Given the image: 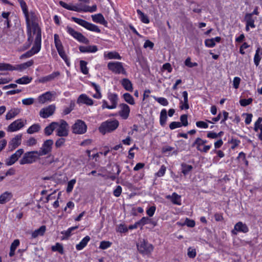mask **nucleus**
<instances>
[{"instance_id": "13", "label": "nucleus", "mask_w": 262, "mask_h": 262, "mask_svg": "<svg viewBox=\"0 0 262 262\" xmlns=\"http://www.w3.org/2000/svg\"><path fill=\"white\" fill-rule=\"evenodd\" d=\"M54 42L55 45V47L57 49V50L58 52L59 55L66 62H67V55L63 50V48L61 42L60 40L59 39V37L58 35L55 34L54 35ZM67 64H68V63H67Z\"/></svg>"}, {"instance_id": "21", "label": "nucleus", "mask_w": 262, "mask_h": 262, "mask_svg": "<svg viewBox=\"0 0 262 262\" xmlns=\"http://www.w3.org/2000/svg\"><path fill=\"white\" fill-rule=\"evenodd\" d=\"M120 110L119 115L123 119H126L129 116L130 108L126 104L121 103L119 105Z\"/></svg>"}, {"instance_id": "56", "label": "nucleus", "mask_w": 262, "mask_h": 262, "mask_svg": "<svg viewBox=\"0 0 262 262\" xmlns=\"http://www.w3.org/2000/svg\"><path fill=\"white\" fill-rule=\"evenodd\" d=\"M187 255L190 258H194L196 256V250L195 249L189 247L188 249Z\"/></svg>"}, {"instance_id": "2", "label": "nucleus", "mask_w": 262, "mask_h": 262, "mask_svg": "<svg viewBox=\"0 0 262 262\" xmlns=\"http://www.w3.org/2000/svg\"><path fill=\"white\" fill-rule=\"evenodd\" d=\"M59 4L64 8L71 11H74L78 12H94L97 10L96 5H94L92 7L84 5L82 6L81 4L74 5L72 4H68L63 1H60Z\"/></svg>"}, {"instance_id": "18", "label": "nucleus", "mask_w": 262, "mask_h": 262, "mask_svg": "<svg viewBox=\"0 0 262 262\" xmlns=\"http://www.w3.org/2000/svg\"><path fill=\"white\" fill-rule=\"evenodd\" d=\"M256 17L252 16V14L246 13L244 17V21L246 23V30L248 32L249 31V28H255V25L254 24L255 20Z\"/></svg>"}, {"instance_id": "63", "label": "nucleus", "mask_w": 262, "mask_h": 262, "mask_svg": "<svg viewBox=\"0 0 262 262\" xmlns=\"http://www.w3.org/2000/svg\"><path fill=\"white\" fill-rule=\"evenodd\" d=\"M128 228L123 224H120L117 228V231L121 233H124L128 231Z\"/></svg>"}, {"instance_id": "42", "label": "nucleus", "mask_w": 262, "mask_h": 262, "mask_svg": "<svg viewBox=\"0 0 262 262\" xmlns=\"http://www.w3.org/2000/svg\"><path fill=\"white\" fill-rule=\"evenodd\" d=\"M123 99L127 103L130 105H134L135 104L133 97L129 93H124L122 96Z\"/></svg>"}, {"instance_id": "35", "label": "nucleus", "mask_w": 262, "mask_h": 262, "mask_svg": "<svg viewBox=\"0 0 262 262\" xmlns=\"http://www.w3.org/2000/svg\"><path fill=\"white\" fill-rule=\"evenodd\" d=\"M104 58H107L109 59H121V57L119 54L118 53L115 51L113 52H109L108 53H104Z\"/></svg>"}, {"instance_id": "49", "label": "nucleus", "mask_w": 262, "mask_h": 262, "mask_svg": "<svg viewBox=\"0 0 262 262\" xmlns=\"http://www.w3.org/2000/svg\"><path fill=\"white\" fill-rule=\"evenodd\" d=\"M76 182V179H74L70 180L68 183V186H67V192L70 193L72 191V190L73 189L74 185L75 184Z\"/></svg>"}, {"instance_id": "16", "label": "nucleus", "mask_w": 262, "mask_h": 262, "mask_svg": "<svg viewBox=\"0 0 262 262\" xmlns=\"http://www.w3.org/2000/svg\"><path fill=\"white\" fill-rule=\"evenodd\" d=\"M22 135L18 134L13 138L8 144V149L12 151L20 145L21 142Z\"/></svg>"}, {"instance_id": "24", "label": "nucleus", "mask_w": 262, "mask_h": 262, "mask_svg": "<svg viewBox=\"0 0 262 262\" xmlns=\"http://www.w3.org/2000/svg\"><path fill=\"white\" fill-rule=\"evenodd\" d=\"M165 198L169 200L173 204L180 205L181 204V196L173 192L171 195H167Z\"/></svg>"}, {"instance_id": "50", "label": "nucleus", "mask_w": 262, "mask_h": 262, "mask_svg": "<svg viewBox=\"0 0 262 262\" xmlns=\"http://www.w3.org/2000/svg\"><path fill=\"white\" fill-rule=\"evenodd\" d=\"M12 66L8 63H0V71H10Z\"/></svg>"}, {"instance_id": "8", "label": "nucleus", "mask_w": 262, "mask_h": 262, "mask_svg": "<svg viewBox=\"0 0 262 262\" xmlns=\"http://www.w3.org/2000/svg\"><path fill=\"white\" fill-rule=\"evenodd\" d=\"M66 30L70 35L79 42L85 44H88L89 43V40L87 38H86L82 33L75 30L72 27L68 26L67 27Z\"/></svg>"}, {"instance_id": "31", "label": "nucleus", "mask_w": 262, "mask_h": 262, "mask_svg": "<svg viewBox=\"0 0 262 262\" xmlns=\"http://www.w3.org/2000/svg\"><path fill=\"white\" fill-rule=\"evenodd\" d=\"M52 95L51 92H47L38 97V101L41 104H43L48 101H50L52 98Z\"/></svg>"}, {"instance_id": "29", "label": "nucleus", "mask_w": 262, "mask_h": 262, "mask_svg": "<svg viewBox=\"0 0 262 262\" xmlns=\"http://www.w3.org/2000/svg\"><path fill=\"white\" fill-rule=\"evenodd\" d=\"M107 98L111 103V106L113 109L116 108L118 101V97L116 94L109 93Z\"/></svg>"}, {"instance_id": "58", "label": "nucleus", "mask_w": 262, "mask_h": 262, "mask_svg": "<svg viewBox=\"0 0 262 262\" xmlns=\"http://www.w3.org/2000/svg\"><path fill=\"white\" fill-rule=\"evenodd\" d=\"M205 44L206 46L209 48H212L215 45V43L212 38L206 39L205 40Z\"/></svg>"}, {"instance_id": "47", "label": "nucleus", "mask_w": 262, "mask_h": 262, "mask_svg": "<svg viewBox=\"0 0 262 262\" xmlns=\"http://www.w3.org/2000/svg\"><path fill=\"white\" fill-rule=\"evenodd\" d=\"M262 118L259 117L254 124V130L255 132H258L262 129Z\"/></svg>"}, {"instance_id": "22", "label": "nucleus", "mask_w": 262, "mask_h": 262, "mask_svg": "<svg viewBox=\"0 0 262 262\" xmlns=\"http://www.w3.org/2000/svg\"><path fill=\"white\" fill-rule=\"evenodd\" d=\"M40 46L34 44L30 50L27 51L26 53L21 55L20 58L23 59L24 58L31 57L35 54L37 53L40 51Z\"/></svg>"}, {"instance_id": "39", "label": "nucleus", "mask_w": 262, "mask_h": 262, "mask_svg": "<svg viewBox=\"0 0 262 262\" xmlns=\"http://www.w3.org/2000/svg\"><path fill=\"white\" fill-rule=\"evenodd\" d=\"M32 78L28 76H25L15 80V82L20 84H26L29 83Z\"/></svg>"}, {"instance_id": "32", "label": "nucleus", "mask_w": 262, "mask_h": 262, "mask_svg": "<svg viewBox=\"0 0 262 262\" xmlns=\"http://www.w3.org/2000/svg\"><path fill=\"white\" fill-rule=\"evenodd\" d=\"M121 83L124 89L126 91L132 92L133 90V84L131 81L127 78H123Z\"/></svg>"}, {"instance_id": "20", "label": "nucleus", "mask_w": 262, "mask_h": 262, "mask_svg": "<svg viewBox=\"0 0 262 262\" xmlns=\"http://www.w3.org/2000/svg\"><path fill=\"white\" fill-rule=\"evenodd\" d=\"M26 21V26H27L28 24H38V17L36 14V13L34 11L28 12L27 14L25 15Z\"/></svg>"}, {"instance_id": "55", "label": "nucleus", "mask_w": 262, "mask_h": 262, "mask_svg": "<svg viewBox=\"0 0 262 262\" xmlns=\"http://www.w3.org/2000/svg\"><path fill=\"white\" fill-rule=\"evenodd\" d=\"M181 126H182V124L180 122L173 121V122H172L169 124V128L171 130L176 129L177 128L181 127Z\"/></svg>"}, {"instance_id": "43", "label": "nucleus", "mask_w": 262, "mask_h": 262, "mask_svg": "<svg viewBox=\"0 0 262 262\" xmlns=\"http://www.w3.org/2000/svg\"><path fill=\"white\" fill-rule=\"evenodd\" d=\"M182 172L184 174H187L192 169V166L185 163L181 164Z\"/></svg>"}, {"instance_id": "45", "label": "nucleus", "mask_w": 262, "mask_h": 262, "mask_svg": "<svg viewBox=\"0 0 262 262\" xmlns=\"http://www.w3.org/2000/svg\"><path fill=\"white\" fill-rule=\"evenodd\" d=\"M87 62L84 60H81L80 61V66L81 72L85 75L89 73V69L87 67Z\"/></svg>"}, {"instance_id": "64", "label": "nucleus", "mask_w": 262, "mask_h": 262, "mask_svg": "<svg viewBox=\"0 0 262 262\" xmlns=\"http://www.w3.org/2000/svg\"><path fill=\"white\" fill-rule=\"evenodd\" d=\"M149 220H150L147 217H143L140 221H138V223L140 226L142 227L144 225L148 224Z\"/></svg>"}, {"instance_id": "27", "label": "nucleus", "mask_w": 262, "mask_h": 262, "mask_svg": "<svg viewBox=\"0 0 262 262\" xmlns=\"http://www.w3.org/2000/svg\"><path fill=\"white\" fill-rule=\"evenodd\" d=\"M58 125L57 122H52L49 125L46 126L44 129V133L46 136L51 135L54 130H56Z\"/></svg>"}, {"instance_id": "34", "label": "nucleus", "mask_w": 262, "mask_h": 262, "mask_svg": "<svg viewBox=\"0 0 262 262\" xmlns=\"http://www.w3.org/2000/svg\"><path fill=\"white\" fill-rule=\"evenodd\" d=\"M90 237L86 236L76 246V248L77 250H81L83 249L88 244V242L90 241Z\"/></svg>"}, {"instance_id": "15", "label": "nucleus", "mask_w": 262, "mask_h": 262, "mask_svg": "<svg viewBox=\"0 0 262 262\" xmlns=\"http://www.w3.org/2000/svg\"><path fill=\"white\" fill-rule=\"evenodd\" d=\"M25 125V123L21 119H18L11 123L7 127V130L8 132H16Z\"/></svg>"}, {"instance_id": "10", "label": "nucleus", "mask_w": 262, "mask_h": 262, "mask_svg": "<svg viewBox=\"0 0 262 262\" xmlns=\"http://www.w3.org/2000/svg\"><path fill=\"white\" fill-rule=\"evenodd\" d=\"M87 126L85 122L81 120H77L72 126L73 133L75 134H83L86 132Z\"/></svg>"}, {"instance_id": "6", "label": "nucleus", "mask_w": 262, "mask_h": 262, "mask_svg": "<svg viewBox=\"0 0 262 262\" xmlns=\"http://www.w3.org/2000/svg\"><path fill=\"white\" fill-rule=\"evenodd\" d=\"M138 251L143 255H150L154 250V246L147 241L143 240L137 244Z\"/></svg>"}, {"instance_id": "36", "label": "nucleus", "mask_w": 262, "mask_h": 262, "mask_svg": "<svg viewBox=\"0 0 262 262\" xmlns=\"http://www.w3.org/2000/svg\"><path fill=\"white\" fill-rule=\"evenodd\" d=\"M46 230V227L44 225L41 226L37 230H35L32 233V237L36 238L38 236H42L44 234L45 231Z\"/></svg>"}, {"instance_id": "38", "label": "nucleus", "mask_w": 262, "mask_h": 262, "mask_svg": "<svg viewBox=\"0 0 262 262\" xmlns=\"http://www.w3.org/2000/svg\"><path fill=\"white\" fill-rule=\"evenodd\" d=\"M167 119V111L165 109H163L161 111L160 117V124L162 126H164L165 125Z\"/></svg>"}, {"instance_id": "48", "label": "nucleus", "mask_w": 262, "mask_h": 262, "mask_svg": "<svg viewBox=\"0 0 262 262\" xmlns=\"http://www.w3.org/2000/svg\"><path fill=\"white\" fill-rule=\"evenodd\" d=\"M78 228V226H74L69 228L67 230L61 232L62 234H64L66 236L65 238H68L71 236V233L75 229H77Z\"/></svg>"}, {"instance_id": "9", "label": "nucleus", "mask_w": 262, "mask_h": 262, "mask_svg": "<svg viewBox=\"0 0 262 262\" xmlns=\"http://www.w3.org/2000/svg\"><path fill=\"white\" fill-rule=\"evenodd\" d=\"M107 68L109 70L115 74L126 75V72L123 68L122 62L117 61L110 62L107 64Z\"/></svg>"}, {"instance_id": "17", "label": "nucleus", "mask_w": 262, "mask_h": 262, "mask_svg": "<svg viewBox=\"0 0 262 262\" xmlns=\"http://www.w3.org/2000/svg\"><path fill=\"white\" fill-rule=\"evenodd\" d=\"M249 231V228L247 225L242 222L237 223L234 227V229L231 231L233 235H236L238 232L246 233Z\"/></svg>"}, {"instance_id": "40", "label": "nucleus", "mask_w": 262, "mask_h": 262, "mask_svg": "<svg viewBox=\"0 0 262 262\" xmlns=\"http://www.w3.org/2000/svg\"><path fill=\"white\" fill-rule=\"evenodd\" d=\"M40 128L41 127L39 124H34L27 129V132L28 134H32L38 132Z\"/></svg>"}, {"instance_id": "28", "label": "nucleus", "mask_w": 262, "mask_h": 262, "mask_svg": "<svg viewBox=\"0 0 262 262\" xmlns=\"http://www.w3.org/2000/svg\"><path fill=\"white\" fill-rule=\"evenodd\" d=\"M34 63V61L32 60H30L29 61H28L27 62H26L25 63H21L20 64L17 65L16 67H14L12 66V69L11 71L13 70H19V71H23L27 68L32 66Z\"/></svg>"}, {"instance_id": "61", "label": "nucleus", "mask_w": 262, "mask_h": 262, "mask_svg": "<svg viewBox=\"0 0 262 262\" xmlns=\"http://www.w3.org/2000/svg\"><path fill=\"white\" fill-rule=\"evenodd\" d=\"M166 171V167L162 165L160 170L156 173V176L158 177H162L164 175Z\"/></svg>"}, {"instance_id": "57", "label": "nucleus", "mask_w": 262, "mask_h": 262, "mask_svg": "<svg viewBox=\"0 0 262 262\" xmlns=\"http://www.w3.org/2000/svg\"><path fill=\"white\" fill-rule=\"evenodd\" d=\"M181 123L182 124V126L183 125L184 126H186L188 125V120H187V115H182L180 117Z\"/></svg>"}, {"instance_id": "51", "label": "nucleus", "mask_w": 262, "mask_h": 262, "mask_svg": "<svg viewBox=\"0 0 262 262\" xmlns=\"http://www.w3.org/2000/svg\"><path fill=\"white\" fill-rule=\"evenodd\" d=\"M112 243L109 241H102L100 242L99 248L102 250L106 249L111 247Z\"/></svg>"}, {"instance_id": "60", "label": "nucleus", "mask_w": 262, "mask_h": 262, "mask_svg": "<svg viewBox=\"0 0 262 262\" xmlns=\"http://www.w3.org/2000/svg\"><path fill=\"white\" fill-rule=\"evenodd\" d=\"M196 125L198 127L201 128H207L208 127V125L207 122L202 121H197L196 122Z\"/></svg>"}, {"instance_id": "54", "label": "nucleus", "mask_w": 262, "mask_h": 262, "mask_svg": "<svg viewBox=\"0 0 262 262\" xmlns=\"http://www.w3.org/2000/svg\"><path fill=\"white\" fill-rule=\"evenodd\" d=\"M252 98H249L248 99H241L239 101L240 104L243 106H246L248 105L251 104L252 102Z\"/></svg>"}, {"instance_id": "12", "label": "nucleus", "mask_w": 262, "mask_h": 262, "mask_svg": "<svg viewBox=\"0 0 262 262\" xmlns=\"http://www.w3.org/2000/svg\"><path fill=\"white\" fill-rule=\"evenodd\" d=\"M53 144V140L49 139L46 140L42 144L40 149L38 151L37 150L38 155L40 157L50 154L52 151Z\"/></svg>"}, {"instance_id": "23", "label": "nucleus", "mask_w": 262, "mask_h": 262, "mask_svg": "<svg viewBox=\"0 0 262 262\" xmlns=\"http://www.w3.org/2000/svg\"><path fill=\"white\" fill-rule=\"evenodd\" d=\"M77 103L85 104L88 105H92L93 104V100L86 95L81 94L77 99Z\"/></svg>"}, {"instance_id": "4", "label": "nucleus", "mask_w": 262, "mask_h": 262, "mask_svg": "<svg viewBox=\"0 0 262 262\" xmlns=\"http://www.w3.org/2000/svg\"><path fill=\"white\" fill-rule=\"evenodd\" d=\"M39 157L37 150L26 152L20 160L19 164L20 165L32 164L39 159Z\"/></svg>"}, {"instance_id": "46", "label": "nucleus", "mask_w": 262, "mask_h": 262, "mask_svg": "<svg viewBox=\"0 0 262 262\" xmlns=\"http://www.w3.org/2000/svg\"><path fill=\"white\" fill-rule=\"evenodd\" d=\"M259 50L260 48H258L256 50L255 54L254 57V62L256 66H258L259 65L260 61L261 60V57L259 55Z\"/></svg>"}, {"instance_id": "3", "label": "nucleus", "mask_w": 262, "mask_h": 262, "mask_svg": "<svg viewBox=\"0 0 262 262\" xmlns=\"http://www.w3.org/2000/svg\"><path fill=\"white\" fill-rule=\"evenodd\" d=\"M119 125V122L117 120H107L102 122L99 127V132L103 135L115 130Z\"/></svg>"}, {"instance_id": "19", "label": "nucleus", "mask_w": 262, "mask_h": 262, "mask_svg": "<svg viewBox=\"0 0 262 262\" xmlns=\"http://www.w3.org/2000/svg\"><path fill=\"white\" fill-rule=\"evenodd\" d=\"M24 153L23 149H19L15 151V152L12 154L8 159H7L6 161V164L7 165H13L18 158L23 155Z\"/></svg>"}, {"instance_id": "26", "label": "nucleus", "mask_w": 262, "mask_h": 262, "mask_svg": "<svg viewBox=\"0 0 262 262\" xmlns=\"http://www.w3.org/2000/svg\"><path fill=\"white\" fill-rule=\"evenodd\" d=\"M60 75V73L59 72H54L52 74L48 75L46 76L41 77L39 79V82L41 83H46L48 81H52L54 80L56 77Z\"/></svg>"}, {"instance_id": "52", "label": "nucleus", "mask_w": 262, "mask_h": 262, "mask_svg": "<svg viewBox=\"0 0 262 262\" xmlns=\"http://www.w3.org/2000/svg\"><path fill=\"white\" fill-rule=\"evenodd\" d=\"M154 99L160 104L163 106H167L168 104L167 100L163 97H154Z\"/></svg>"}, {"instance_id": "33", "label": "nucleus", "mask_w": 262, "mask_h": 262, "mask_svg": "<svg viewBox=\"0 0 262 262\" xmlns=\"http://www.w3.org/2000/svg\"><path fill=\"white\" fill-rule=\"evenodd\" d=\"M12 197V194L11 192L6 191L0 196V204H5L9 201Z\"/></svg>"}, {"instance_id": "11", "label": "nucleus", "mask_w": 262, "mask_h": 262, "mask_svg": "<svg viewBox=\"0 0 262 262\" xmlns=\"http://www.w3.org/2000/svg\"><path fill=\"white\" fill-rule=\"evenodd\" d=\"M58 125L56 128V135L59 137H67L68 135V124L64 120L57 122Z\"/></svg>"}, {"instance_id": "30", "label": "nucleus", "mask_w": 262, "mask_h": 262, "mask_svg": "<svg viewBox=\"0 0 262 262\" xmlns=\"http://www.w3.org/2000/svg\"><path fill=\"white\" fill-rule=\"evenodd\" d=\"M79 49L82 53H95L98 50L96 46H80Z\"/></svg>"}, {"instance_id": "1", "label": "nucleus", "mask_w": 262, "mask_h": 262, "mask_svg": "<svg viewBox=\"0 0 262 262\" xmlns=\"http://www.w3.org/2000/svg\"><path fill=\"white\" fill-rule=\"evenodd\" d=\"M27 34L28 35V47H30L35 36L34 43L41 47V30L38 24H34L27 26Z\"/></svg>"}, {"instance_id": "37", "label": "nucleus", "mask_w": 262, "mask_h": 262, "mask_svg": "<svg viewBox=\"0 0 262 262\" xmlns=\"http://www.w3.org/2000/svg\"><path fill=\"white\" fill-rule=\"evenodd\" d=\"M20 109L19 108H13L9 111L6 115V119L7 120H10L15 117L20 113Z\"/></svg>"}, {"instance_id": "5", "label": "nucleus", "mask_w": 262, "mask_h": 262, "mask_svg": "<svg viewBox=\"0 0 262 262\" xmlns=\"http://www.w3.org/2000/svg\"><path fill=\"white\" fill-rule=\"evenodd\" d=\"M71 19L74 21L75 23L78 24L81 26L85 28L87 30H89L91 31H93L97 33H100L101 30L99 28V27L93 24H91L84 19L77 18L76 17H72Z\"/></svg>"}, {"instance_id": "44", "label": "nucleus", "mask_w": 262, "mask_h": 262, "mask_svg": "<svg viewBox=\"0 0 262 262\" xmlns=\"http://www.w3.org/2000/svg\"><path fill=\"white\" fill-rule=\"evenodd\" d=\"M51 249L53 251H58L61 254H63L64 253L63 246L61 244L59 243H57L55 245L52 246Z\"/></svg>"}, {"instance_id": "41", "label": "nucleus", "mask_w": 262, "mask_h": 262, "mask_svg": "<svg viewBox=\"0 0 262 262\" xmlns=\"http://www.w3.org/2000/svg\"><path fill=\"white\" fill-rule=\"evenodd\" d=\"M137 13L139 16V18L141 21L144 24H148L149 23V19L148 16L143 13L140 10L138 9Z\"/></svg>"}, {"instance_id": "25", "label": "nucleus", "mask_w": 262, "mask_h": 262, "mask_svg": "<svg viewBox=\"0 0 262 262\" xmlns=\"http://www.w3.org/2000/svg\"><path fill=\"white\" fill-rule=\"evenodd\" d=\"M92 18L94 22L96 23H99L105 26H106L107 22L104 19V16L101 13L92 15Z\"/></svg>"}, {"instance_id": "7", "label": "nucleus", "mask_w": 262, "mask_h": 262, "mask_svg": "<svg viewBox=\"0 0 262 262\" xmlns=\"http://www.w3.org/2000/svg\"><path fill=\"white\" fill-rule=\"evenodd\" d=\"M207 141L206 140H203L201 138H197L193 143L192 146L195 147L197 150L202 152H207L210 149L211 145H206Z\"/></svg>"}, {"instance_id": "14", "label": "nucleus", "mask_w": 262, "mask_h": 262, "mask_svg": "<svg viewBox=\"0 0 262 262\" xmlns=\"http://www.w3.org/2000/svg\"><path fill=\"white\" fill-rule=\"evenodd\" d=\"M55 111V106L54 105H50L47 107H44L40 111L39 115L41 118H47L52 116Z\"/></svg>"}, {"instance_id": "62", "label": "nucleus", "mask_w": 262, "mask_h": 262, "mask_svg": "<svg viewBox=\"0 0 262 262\" xmlns=\"http://www.w3.org/2000/svg\"><path fill=\"white\" fill-rule=\"evenodd\" d=\"M156 207L155 206H152L150 207L147 210H146V213L147 214L150 216L151 217L154 215L155 212L156 211Z\"/></svg>"}, {"instance_id": "59", "label": "nucleus", "mask_w": 262, "mask_h": 262, "mask_svg": "<svg viewBox=\"0 0 262 262\" xmlns=\"http://www.w3.org/2000/svg\"><path fill=\"white\" fill-rule=\"evenodd\" d=\"M174 150V147H171L170 146H165L162 149V152L163 154H168V155L170 154V152Z\"/></svg>"}, {"instance_id": "53", "label": "nucleus", "mask_w": 262, "mask_h": 262, "mask_svg": "<svg viewBox=\"0 0 262 262\" xmlns=\"http://www.w3.org/2000/svg\"><path fill=\"white\" fill-rule=\"evenodd\" d=\"M34 99L33 98H28L22 100V103L25 105H30L33 104Z\"/></svg>"}]
</instances>
